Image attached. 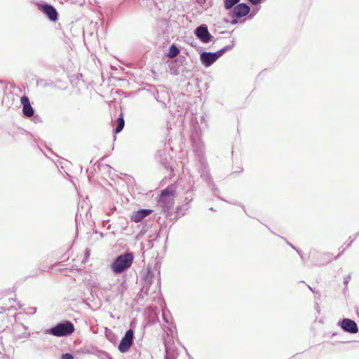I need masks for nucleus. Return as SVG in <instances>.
<instances>
[{
	"label": "nucleus",
	"instance_id": "nucleus-1",
	"mask_svg": "<svg viewBox=\"0 0 359 359\" xmlns=\"http://www.w3.org/2000/svg\"><path fill=\"white\" fill-rule=\"evenodd\" d=\"M175 196L176 189L173 185L168 186L161 191L158 203L164 211H168L173 207Z\"/></svg>",
	"mask_w": 359,
	"mask_h": 359
},
{
	"label": "nucleus",
	"instance_id": "nucleus-2",
	"mask_svg": "<svg viewBox=\"0 0 359 359\" xmlns=\"http://www.w3.org/2000/svg\"><path fill=\"white\" fill-rule=\"evenodd\" d=\"M133 262V256L131 253L121 255L116 257L112 263L111 268L114 273H119L130 267Z\"/></svg>",
	"mask_w": 359,
	"mask_h": 359
},
{
	"label": "nucleus",
	"instance_id": "nucleus-3",
	"mask_svg": "<svg viewBox=\"0 0 359 359\" xmlns=\"http://www.w3.org/2000/svg\"><path fill=\"white\" fill-rule=\"evenodd\" d=\"M75 330L74 325L70 321H66L63 323H58L55 327L50 328L48 332L55 337H64L70 335Z\"/></svg>",
	"mask_w": 359,
	"mask_h": 359
},
{
	"label": "nucleus",
	"instance_id": "nucleus-4",
	"mask_svg": "<svg viewBox=\"0 0 359 359\" xmlns=\"http://www.w3.org/2000/svg\"><path fill=\"white\" fill-rule=\"evenodd\" d=\"M224 50H219L217 53H203L201 55V60L205 67L212 65L222 54Z\"/></svg>",
	"mask_w": 359,
	"mask_h": 359
},
{
	"label": "nucleus",
	"instance_id": "nucleus-5",
	"mask_svg": "<svg viewBox=\"0 0 359 359\" xmlns=\"http://www.w3.org/2000/svg\"><path fill=\"white\" fill-rule=\"evenodd\" d=\"M133 341V331L132 330H128L125 336L121 340V342L118 346V350L121 353L127 352L130 348Z\"/></svg>",
	"mask_w": 359,
	"mask_h": 359
},
{
	"label": "nucleus",
	"instance_id": "nucleus-6",
	"mask_svg": "<svg viewBox=\"0 0 359 359\" xmlns=\"http://www.w3.org/2000/svg\"><path fill=\"white\" fill-rule=\"evenodd\" d=\"M38 8L46 14L50 20L55 22L57 20L58 13L53 6L48 4H38Z\"/></svg>",
	"mask_w": 359,
	"mask_h": 359
},
{
	"label": "nucleus",
	"instance_id": "nucleus-7",
	"mask_svg": "<svg viewBox=\"0 0 359 359\" xmlns=\"http://www.w3.org/2000/svg\"><path fill=\"white\" fill-rule=\"evenodd\" d=\"M341 327L344 331L352 334H355L358 332V325L355 322L348 318L342 320Z\"/></svg>",
	"mask_w": 359,
	"mask_h": 359
},
{
	"label": "nucleus",
	"instance_id": "nucleus-8",
	"mask_svg": "<svg viewBox=\"0 0 359 359\" xmlns=\"http://www.w3.org/2000/svg\"><path fill=\"white\" fill-rule=\"evenodd\" d=\"M250 11V8L245 4H239L233 10V16L237 18L247 15Z\"/></svg>",
	"mask_w": 359,
	"mask_h": 359
},
{
	"label": "nucleus",
	"instance_id": "nucleus-9",
	"mask_svg": "<svg viewBox=\"0 0 359 359\" xmlns=\"http://www.w3.org/2000/svg\"><path fill=\"white\" fill-rule=\"evenodd\" d=\"M20 102L22 105L23 114L27 117L32 116L34 114V111L30 104L29 97L24 95L21 97Z\"/></svg>",
	"mask_w": 359,
	"mask_h": 359
},
{
	"label": "nucleus",
	"instance_id": "nucleus-10",
	"mask_svg": "<svg viewBox=\"0 0 359 359\" xmlns=\"http://www.w3.org/2000/svg\"><path fill=\"white\" fill-rule=\"evenodd\" d=\"M195 34L204 43H208L212 37L207 27L203 26L198 27L196 29Z\"/></svg>",
	"mask_w": 359,
	"mask_h": 359
},
{
	"label": "nucleus",
	"instance_id": "nucleus-11",
	"mask_svg": "<svg viewBox=\"0 0 359 359\" xmlns=\"http://www.w3.org/2000/svg\"><path fill=\"white\" fill-rule=\"evenodd\" d=\"M151 212L152 210L150 209L139 210L133 212L131 216V220L135 223H138Z\"/></svg>",
	"mask_w": 359,
	"mask_h": 359
},
{
	"label": "nucleus",
	"instance_id": "nucleus-12",
	"mask_svg": "<svg viewBox=\"0 0 359 359\" xmlns=\"http://www.w3.org/2000/svg\"><path fill=\"white\" fill-rule=\"evenodd\" d=\"M117 123H118V125H117L116 128L114 129V133H120L123 130V128L124 127L125 121H124V119H123V114H120L119 117L117 119Z\"/></svg>",
	"mask_w": 359,
	"mask_h": 359
},
{
	"label": "nucleus",
	"instance_id": "nucleus-13",
	"mask_svg": "<svg viewBox=\"0 0 359 359\" xmlns=\"http://www.w3.org/2000/svg\"><path fill=\"white\" fill-rule=\"evenodd\" d=\"M180 53V50L177 46L175 45H172L170 48L168 56L170 57H176Z\"/></svg>",
	"mask_w": 359,
	"mask_h": 359
},
{
	"label": "nucleus",
	"instance_id": "nucleus-14",
	"mask_svg": "<svg viewBox=\"0 0 359 359\" xmlns=\"http://www.w3.org/2000/svg\"><path fill=\"white\" fill-rule=\"evenodd\" d=\"M239 1H240V0H225L224 1V8L226 10H229L231 8H233V6H234Z\"/></svg>",
	"mask_w": 359,
	"mask_h": 359
},
{
	"label": "nucleus",
	"instance_id": "nucleus-15",
	"mask_svg": "<svg viewBox=\"0 0 359 359\" xmlns=\"http://www.w3.org/2000/svg\"><path fill=\"white\" fill-rule=\"evenodd\" d=\"M73 355L70 353H65L62 355V359H73Z\"/></svg>",
	"mask_w": 359,
	"mask_h": 359
},
{
	"label": "nucleus",
	"instance_id": "nucleus-16",
	"mask_svg": "<svg viewBox=\"0 0 359 359\" xmlns=\"http://www.w3.org/2000/svg\"><path fill=\"white\" fill-rule=\"evenodd\" d=\"M250 1L252 4L256 5L258 4L262 0H248Z\"/></svg>",
	"mask_w": 359,
	"mask_h": 359
}]
</instances>
